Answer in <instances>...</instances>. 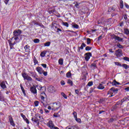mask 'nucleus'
Segmentation results:
<instances>
[{
    "label": "nucleus",
    "instance_id": "nucleus-31",
    "mask_svg": "<svg viewBox=\"0 0 129 129\" xmlns=\"http://www.w3.org/2000/svg\"><path fill=\"white\" fill-rule=\"evenodd\" d=\"M62 25L67 27V28H68V27H69V24L67 22H62Z\"/></svg>",
    "mask_w": 129,
    "mask_h": 129
},
{
    "label": "nucleus",
    "instance_id": "nucleus-18",
    "mask_svg": "<svg viewBox=\"0 0 129 129\" xmlns=\"http://www.w3.org/2000/svg\"><path fill=\"white\" fill-rule=\"evenodd\" d=\"M20 87L21 88V90H22L24 95H25V96H26V92H25V89H24V87H23V86L22 85V84L20 85Z\"/></svg>",
    "mask_w": 129,
    "mask_h": 129
},
{
    "label": "nucleus",
    "instance_id": "nucleus-29",
    "mask_svg": "<svg viewBox=\"0 0 129 129\" xmlns=\"http://www.w3.org/2000/svg\"><path fill=\"white\" fill-rule=\"evenodd\" d=\"M58 64L60 65H63V59L60 58L58 60Z\"/></svg>",
    "mask_w": 129,
    "mask_h": 129
},
{
    "label": "nucleus",
    "instance_id": "nucleus-43",
    "mask_svg": "<svg viewBox=\"0 0 129 129\" xmlns=\"http://www.w3.org/2000/svg\"><path fill=\"white\" fill-rule=\"evenodd\" d=\"M39 105V101H34V106H38Z\"/></svg>",
    "mask_w": 129,
    "mask_h": 129
},
{
    "label": "nucleus",
    "instance_id": "nucleus-19",
    "mask_svg": "<svg viewBox=\"0 0 129 129\" xmlns=\"http://www.w3.org/2000/svg\"><path fill=\"white\" fill-rule=\"evenodd\" d=\"M84 47H86V44H85L84 43H83L81 44V47H79V50H80V49H81V50H83Z\"/></svg>",
    "mask_w": 129,
    "mask_h": 129
},
{
    "label": "nucleus",
    "instance_id": "nucleus-32",
    "mask_svg": "<svg viewBox=\"0 0 129 129\" xmlns=\"http://www.w3.org/2000/svg\"><path fill=\"white\" fill-rule=\"evenodd\" d=\"M53 116L54 117H59V116H60V115L59 114V113H54L53 114Z\"/></svg>",
    "mask_w": 129,
    "mask_h": 129
},
{
    "label": "nucleus",
    "instance_id": "nucleus-42",
    "mask_svg": "<svg viewBox=\"0 0 129 129\" xmlns=\"http://www.w3.org/2000/svg\"><path fill=\"white\" fill-rule=\"evenodd\" d=\"M20 115L23 118L24 120H25V119H26L27 118L26 116L25 115H24V114H23V113H21Z\"/></svg>",
    "mask_w": 129,
    "mask_h": 129
},
{
    "label": "nucleus",
    "instance_id": "nucleus-13",
    "mask_svg": "<svg viewBox=\"0 0 129 129\" xmlns=\"http://www.w3.org/2000/svg\"><path fill=\"white\" fill-rule=\"evenodd\" d=\"M0 86L2 87L3 89H5V88H7V86H6V83L4 82H2L0 84Z\"/></svg>",
    "mask_w": 129,
    "mask_h": 129
},
{
    "label": "nucleus",
    "instance_id": "nucleus-3",
    "mask_svg": "<svg viewBox=\"0 0 129 129\" xmlns=\"http://www.w3.org/2000/svg\"><path fill=\"white\" fill-rule=\"evenodd\" d=\"M111 39H114L115 40H116L117 41H118L119 42H122L123 39L119 37L118 36H116L115 35H111Z\"/></svg>",
    "mask_w": 129,
    "mask_h": 129
},
{
    "label": "nucleus",
    "instance_id": "nucleus-6",
    "mask_svg": "<svg viewBox=\"0 0 129 129\" xmlns=\"http://www.w3.org/2000/svg\"><path fill=\"white\" fill-rule=\"evenodd\" d=\"M47 125L50 129H54V127L55 126V125H54L52 120H49V122L47 123Z\"/></svg>",
    "mask_w": 129,
    "mask_h": 129
},
{
    "label": "nucleus",
    "instance_id": "nucleus-48",
    "mask_svg": "<svg viewBox=\"0 0 129 129\" xmlns=\"http://www.w3.org/2000/svg\"><path fill=\"white\" fill-rule=\"evenodd\" d=\"M123 60H124L125 61H127L128 62H129V58L127 57H123Z\"/></svg>",
    "mask_w": 129,
    "mask_h": 129
},
{
    "label": "nucleus",
    "instance_id": "nucleus-11",
    "mask_svg": "<svg viewBox=\"0 0 129 129\" xmlns=\"http://www.w3.org/2000/svg\"><path fill=\"white\" fill-rule=\"evenodd\" d=\"M36 71H37L39 74H43V72H44L43 69L39 67L36 68Z\"/></svg>",
    "mask_w": 129,
    "mask_h": 129
},
{
    "label": "nucleus",
    "instance_id": "nucleus-62",
    "mask_svg": "<svg viewBox=\"0 0 129 129\" xmlns=\"http://www.w3.org/2000/svg\"><path fill=\"white\" fill-rule=\"evenodd\" d=\"M37 87H38V90H41V89H42V86H37Z\"/></svg>",
    "mask_w": 129,
    "mask_h": 129
},
{
    "label": "nucleus",
    "instance_id": "nucleus-8",
    "mask_svg": "<svg viewBox=\"0 0 129 129\" xmlns=\"http://www.w3.org/2000/svg\"><path fill=\"white\" fill-rule=\"evenodd\" d=\"M9 45L10 46V49H14V45H15V44H17L18 43L17 41H14V43H13L12 41L9 40Z\"/></svg>",
    "mask_w": 129,
    "mask_h": 129
},
{
    "label": "nucleus",
    "instance_id": "nucleus-5",
    "mask_svg": "<svg viewBox=\"0 0 129 129\" xmlns=\"http://www.w3.org/2000/svg\"><path fill=\"white\" fill-rule=\"evenodd\" d=\"M22 34V30H15L13 32V34L15 37H18V36H20Z\"/></svg>",
    "mask_w": 129,
    "mask_h": 129
},
{
    "label": "nucleus",
    "instance_id": "nucleus-36",
    "mask_svg": "<svg viewBox=\"0 0 129 129\" xmlns=\"http://www.w3.org/2000/svg\"><path fill=\"white\" fill-rule=\"evenodd\" d=\"M92 49V47L90 46H87L85 48L86 51H90V50H91Z\"/></svg>",
    "mask_w": 129,
    "mask_h": 129
},
{
    "label": "nucleus",
    "instance_id": "nucleus-24",
    "mask_svg": "<svg viewBox=\"0 0 129 129\" xmlns=\"http://www.w3.org/2000/svg\"><path fill=\"white\" fill-rule=\"evenodd\" d=\"M51 28L52 29H57V24L56 23H52V26H51Z\"/></svg>",
    "mask_w": 129,
    "mask_h": 129
},
{
    "label": "nucleus",
    "instance_id": "nucleus-58",
    "mask_svg": "<svg viewBox=\"0 0 129 129\" xmlns=\"http://www.w3.org/2000/svg\"><path fill=\"white\" fill-rule=\"evenodd\" d=\"M44 111L46 113H49V112H50V111L48 110L47 109H44Z\"/></svg>",
    "mask_w": 129,
    "mask_h": 129
},
{
    "label": "nucleus",
    "instance_id": "nucleus-7",
    "mask_svg": "<svg viewBox=\"0 0 129 129\" xmlns=\"http://www.w3.org/2000/svg\"><path fill=\"white\" fill-rule=\"evenodd\" d=\"M48 90L49 92H51V93H54V92H56V89L53 86H50L48 87Z\"/></svg>",
    "mask_w": 129,
    "mask_h": 129
},
{
    "label": "nucleus",
    "instance_id": "nucleus-1",
    "mask_svg": "<svg viewBox=\"0 0 129 129\" xmlns=\"http://www.w3.org/2000/svg\"><path fill=\"white\" fill-rule=\"evenodd\" d=\"M22 76L24 78V80H27V81H32L33 79L31 77L29 76L26 73H22Z\"/></svg>",
    "mask_w": 129,
    "mask_h": 129
},
{
    "label": "nucleus",
    "instance_id": "nucleus-45",
    "mask_svg": "<svg viewBox=\"0 0 129 129\" xmlns=\"http://www.w3.org/2000/svg\"><path fill=\"white\" fill-rule=\"evenodd\" d=\"M42 74H43L44 76H47V75H48V73L43 70V72H42Z\"/></svg>",
    "mask_w": 129,
    "mask_h": 129
},
{
    "label": "nucleus",
    "instance_id": "nucleus-40",
    "mask_svg": "<svg viewBox=\"0 0 129 129\" xmlns=\"http://www.w3.org/2000/svg\"><path fill=\"white\" fill-rule=\"evenodd\" d=\"M92 85H93V82L92 81L89 82L87 84L88 86H92Z\"/></svg>",
    "mask_w": 129,
    "mask_h": 129
},
{
    "label": "nucleus",
    "instance_id": "nucleus-28",
    "mask_svg": "<svg viewBox=\"0 0 129 129\" xmlns=\"http://www.w3.org/2000/svg\"><path fill=\"white\" fill-rule=\"evenodd\" d=\"M68 84H70V85H71V86H73V82H72V81H71V80H69L68 81Z\"/></svg>",
    "mask_w": 129,
    "mask_h": 129
},
{
    "label": "nucleus",
    "instance_id": "nucleus-63",
    "mask_svg": "<svg viewBox=\"0 0 129 129\" xmlns=\"http://www.w3.org/2000/svg\"><path fill=\"white\" fill-rule=\"evenodd\" d=\"M73 129H78V127L76 125H74L73 127Z\"/></svg>",
    "mask_w": 129,
    "mask_h": 129
},
{
    "label": "nucleus",
    "instance_id": "nucleus-2",
    "mask_svg": "<svg viewBox=\"0 0 129 129\" xmlns=\"http://www.w3.org/2000/svg\"><path fill=\"white\" fill-rule=\"evenodd\" d=\"M115 55L117 58H118V57H121V56H122V50H121V49L115 50Z\"/></svg>",
    "mask_w": 129,
    "mask_h": 129
},
{
    "label": "nucleus",
    "instance_id": "nucleus-55",
    "mask_svg": "<svg viewBox=\"0 0 129 129\" xmlns=\"http://www.w3.org/2000/svg\"><path fill=\"white\" fill-rule=\"evenodd\" d=\"M75 93H76V94H79V90L76 89L75 90Z\"/></svg>",
    "mask_w": 129,
    "mask_h": 129
},
{
    "label": "nucleus",
    "instance_id": "nucleus-26",
    "mask_svg": "<svg viewBox=\"0 0 129 129\" xmlns=\"http://www.w3.org/2000/svg\"><path fill=\"white\" fill-rule=\"evenodd\" d=\"M122 67H123L125 69H127L128 68H129V66L125 63H123L122 64Z\"/></svg>",
    "mask_w": 129,
    "mask_h": 129
},
{
    "label": "nucleus",
    "instance_id": "nucleus-14",
    "mask_svg": "<svg viewBox=\"0 0 129 129\" xmlns=\"http://www.w3.org/2000/svg\"><path fill=\"white\" fill-rule=\"evenodd\" d=\"M24 49L25 50V52H30V46L28 45H26L24 47Z\"/></svg>",
    "mask_w": 129,
    "mask_h": 129
},
{
    "label": "nucleus",
    "instance_id": "nucleus-51",
    "mask_svg": "<svg viewBox=\"0 0 129 129\" xmlns=\"http://www.w3.org/2000/svg\"><path fill=\"white\" fill-rule=\"evenodd\" d=\"M41 66H42V67H43V68H47V64L43 63V64H41Z\"/></svg>",
    "mask_w": 129,
    "mask_h": 129
},
{
    "label": "nucleus",
    "instance_id": "nucleus-57",
    "mask_svg": "<svg viewBox=\"0 0 129 129\" xmlns=\"http://www.w3.org/2000/svg\"><path fill=\"white\" fill-rule=\"evenodd\" d=\"M124 6H125V8H126V9H129V6H128V5H127V4L125 3Z\"/></svg>",
    "mask_w": 129,
    "mask_h": 129
},
{
    "label": "nucleus",
    "instance_id": "nucleus-27",
    "mask_svg": "<svg viewBox=\"0 0 129 129\" xmlns=\"http://www.w3.org/2000/svg\"><path fill=\"white\" fill-rule=\"evenodd\" d=\"M75 120L77 121V122H79V123H81V119L79 118H77V117H76V118H75Z\"/></svg>",
    "mask_w": 129,
    "mask_h": 129
},
{
    "label": "nucleus",
    "instance_id": "nucleus-33",
    "mask_svg": "<svg viewBox=\"0 0 129 129\" xmlns=\"http://www.w3.org/2000/svg\"><path fill=\"white\" fill-rule=\"evenodd\" d=\"M73 114L75 118H76V117H77V113L75 111H73Z\"/></svg>",
    "mask_w": 129,
    "mask_h": 129
},
{
    "label": "nucleus",
    "instance_id": "nucleus-41",
    "mask_svg": "<svg viewBox=\"0 0 129 129\" xmlns=\"http://www.w3.org/2000/svg\"><path fill=\"white\" fill-rule=\"evenodd\" d=\"M117 46L118 47V48H119L120 49H123V46L121 45H120V44L118 43L117 44Z\"/></svg>",
    "mask_w": 129,
    "mask_h": 129
},
{
    "label": "nucleus",
    "instance_id": "nucleus-4",
    "mask_svg": "<svg viewBox=\"0 0 129 129\" xmlns=\"http://www.w3.org/2000/svg\"><path fill=\"white\" fill-rule=\"evenodd\" d=\"M85 59L86 61H88L90 59V57L92 56L91 52H87L85 54Z\"/></svg>",
    "mask_w": 129,
    "mask_h": 129
},
{
    "label": "nucleus",
    "instance_id": "nucleus-30",
    "mask_svg": "<svg viewBox=\"0 0 129 129\" xmlns=\"http://www.w3.org/2000/svg\"><path fill=\"white\" fill-rule=\"evenodd\" d=\"M33 62L34 63V65H36V64H38V60H37V58H36L35 57H34V58L33 59Z\"/></svg>",
    "mask_w": 129,
    "mask_h": 129
},
{
    "label": "nucleus",
    "instance_id": "nucleus-54",
    "mask_svg": "<svg viewBox=\"0 0 129 129\" xmlns=\"http://www.w3.org/2000/svg\"><path fill=\"white\" fill-rule=\"evenodd\" d=\"M60 84H61V85H65V82L64 81H61Z\"/></svg>",
    "mask_w": 129,
    "mask_h": 129
},
{
    "label": "nucleus",
    "instance_id": "nucleus-17",
    "mask_svg": "<svg viewBox=\"0 0 129 129\" xmlns=\"http://www.w3.org/2000/svg\"><path fill=\"white\" fill-rule=\"evenodd\" d=\"M119 84H120V83L116 82L115 80L112 82V85H114L115 86H116V85H119Z\"/></svg>",
    "mask_w": 129,
    "mask_h": 129
},
{
    "label": "nucleus",
    "instance_id": "nucleus-50",
    "mask_svg": "<svg viewBox=\"0 0 129 129\" xmlns=\"http://www.w3.org/2000/svg\"><path fill=\"white\" fill-rule=\"evenodd\" d=\"M115 65H117V66H120L121 67V64L119 63V62H115Z\"/></svg>",
    "mask_w": 129,
    "mask_h": 129
},
{
    "label": "nucleus",
    "instance_id": "nucleus-61",
    "mask_svg": "<svg viewBox=\"0 0 129 129\" xmlns=\"http://www.w3.org/2000/svg\"><path fill=\"white\" fill-rule=\"evenodd\" d=\"M101 39H102V35L100 36L98 38V41H100V40H101Z\"/></svg>",
    "mask_w": 129,
    "mask_h": 129
},
{
    "label": "nucleus",
    "instance_id": "nucleus-16",
    "mask_svg": "<svg viewBox=\"0 0 129 129\" xmlns=\"http://www.w3.org/2000/svg\"><path fill=\"white\" fill-rule=\"evenodd\" d=\"M0 101H5V97L2 94V92L0 91Z\"/></svg>",
    "mask_w": 129,
    "mask_h": 129
},
{
    "label": "nucleus",
    "instance_id": "nucleus-53",
    "mask_svg": "<svg viewBox=\"0 0 129 129\" xmlns=\"http://www.w3.org/2000/svg\"><path fill=\"white\" fill-rule=\"evenodd\" d=\"M119 104H120V105H121V104H122V103H121V101L117 102L116 103V105H119Z\"/></svg>",
    "mask_w": 129,
    "mask_h": 129
},
{
    "label": "nucleus",
    "instance_id": "nucleus-10",
    "mask_svg": "<svg viewBox=\"0 0 129 129\" xmlns=\"http://www.w3.org/2000/svg\"><path fill=\"white\" fill-rule=\"evenodd\" d=\"M61 106V104L60 103V102H57L56 103H54V107L55 109H58V108H60V107Z\"/></svg>",
    "mask_w": 129,
    "mask_h": 129
},
{
    "label": "nucleus",
    "instance_id": "nucleus-35",
    "mask_svg": "<svg viewBox=\"0 0 129 129\" xmlns=\"http://www.w3.org/2000/svg\"><path fill=\"white\" fill-rule=\"evenodd\" d=\"M91 43V39L90 38H87V44L88 45H89Z\"/></svg>",
    "mask_w": 129,
    "mask_h": 129
},
{
    "label": "nucleus",
    "instance_id": "nucleus-44",
    "mask_svg": "<svg viewBox=\"0 0 129 129\" xmlns=\"http://www.w3.org/2000/svg\"><path fill=\"white\" fill-rule=\"evenodd\" d=\"M45 55H46V52L44 51L42 52L40 54V56H41V57H45Z\"/></svg>",
    "mask_w": 129,
    "mask_h": 129
},
{
    "label": "nucleus",
    "instance_id": "nucleus-60",
    "mask_svg": "<svg viewBox=\"0 0 129 129\" xmlns=\"http://www.w3.org/2000/svg\"><path fill=\"white\" fill-rule=\"evenodd\" d=\"M24 120L25 121H26V123L28 124L30 123V122H29V120L28 119V118H26Z\"/></svg>",
    "mask_w": 129,
    "mask_h": 129
},
{
    "label": "nucleus",
    "instance_id": "nucleus-20",
    "mask_svg": "<svg viewBox=\"0 0 129 129\" xmlns=\"http://www.w3.org/2000/svg\"><path fill=\"white\" fill-rule=\"evenodd\" d=\"M98 89H104V86L102 84H100L97 87Z\"/></svg>",
    "mask_w": 129,
    "mask_h": 129
},
{
    "label": "nucleus",
    "instance_id": "nucleus-22",
    "mask_svg": "<svg viewBox=\"0 0 129 129\" xmlns=\"http://www.w3.org/2000/svg\"><path fill=\"white\" fill-rule=\"evenodd\" d=\"M51 45V42L50 41L44 43V47H49Z\"/></svg>",
    "mask_w": 129,
    "mask_h": 129
},
{
    "label": "nucleus",
    "instance_id": "nucleus-15",
    "mask_svg": "<svg viewBox=\"0 0 129 129\" xmlns=\"http://www.w3.org/2000/svg\"><path fill=\"white\" fill-rule=\"evenodd\" d=\"M112 91L114 92V93H117V91H118V89H115L113 87L111 88L110 89V91Z\"/></svg>",
    "mask_w": 129,
    "mask_h": 129
},
{
    "label": "nucleus",
    "instance_id": "nucleus-64",
    "mask_svg": "<svg viewBox=\"0 0 129 129\" xmlns=\"http://www.w3.org/2000/svg\"><path fill=\"white\" fill-rule=\"evenodd\" d=\"M125 90L126 91H129V87H126L125 88Z\"/></svg>",
    "mask_w": 129,
    "mask_h": 129
},
{
    "label": "nucleus",
    "instance_id": "nucleus-12",
    "mask_svg": "<svg viewBox=\"0 0 129 129\" xmlns=\"http://www.w3.org/2000/svg\"><path fill=\"white\" fill-rule=\"evenodd\" d=\"M9 121L11 125H13V126H15V123L14 122V120L13 119V117H12V116H9Z\"/></svg>",
    "mask_w": 129,
    "mask_h": 129
},
{
    "label": "nucleus",
    "instance_id": "nucleus-38",
    "mask_svg": "<svg viewBox=\"0 0 129 129\" xmlns=\"http://www.w3.org/2000/svg\"><path fill=\"white\" fill-rule=\"evenodd\" d=\"M62 96H63V97H64V98H65L66 99H67V95H66V94H65V93L62 92L61 93Z\"/></svg>",
    "mask_w": 129,
    "mask_h": 129
},
{
    "label": "nucleus",
    "instance_id": "nucleus-49",
    "mask_svg": "<svg viewBox=\"0 0 129 129\" xmlns=\"http://www.w3.org/2000/svg\"><path fill=\"white\" fill-rule=\"evenodd\" d=\"M123 17L124 20H127V16H126V14H124L123 16Z\"/></svg>",
    "mask_w": 129,
    "mask_h": 129
},
{
    "label": "nucleus",
    "instance_id": "nucleus-59",
    "mask_svg": "<svg viewBox=\"0 0 129 129\" xmlns=\"http://www.w3.org/2000/svg\"><path fill=\"white\" fill-rule=\"evenodd\" d=\"M9 1L10 0H4V3H5L6 5H8Z\"/></svg>",
    "mask_w": 129,
    "mask_h": 129
},
{
    "label": "nucleus",
    "instance_id": "nucleus-23",
    "mask_svg": "<svg viewBox=\"0 0 129 129\" xmlns=\"http://www.w3.org/2000/svg\"><path fill=\"white\" fill-rule=\"evenodd\" d=\"M127 100H128V98H126V97H124L121 100V103H123V102H124V101H127Z\"/></svg>",
    "mask_w": 129,
    "mask_h": 129
},
{
    "label": "nucleus",
    "instance_id": "nucleus-21",
    "mask_svg": "<svg viewBox=\"0 0 129 129\" xmlns=\"http://www.w3.org/2000/svg\"><path fill=\"white\" fill-rule=\"evenodd\" d=\"M124 33L125 34V35H129V30L128 29L125 28L124 29Z\"/></svg>",
    "mask_w": 129,
    "mask_h": 129
},
{
    "label": "nucleus",
    "instance_id": "nucleus-34",
    "mask_svg": "<svg viewBox=\"0 0 129 129\" xmlns=\"http://www.w3.org/2000/svg\"><path fill=\"white\" fill-rule=\"evenodd\" d=\"M66 76L67 77H68V78H70V77H71V73L70 72L67 73L66 74Z\"/></svg>",
    "mask_w": 129,
    "mask_h": 129
},
{
    "label": "nucleus",
    "instance_id": "nucleus-37",
    "mask_svg": "<svg viewBox=\"0 0 129 129\" xmlns=\"http://www.w3.org/2000/svg\"><path fill=\"white\" fill-rule=\"evenodd\" d=\"M73 28H74L75 29H78V28H79V26L77 24H74L73 25Z\"/></svg>",
    "mask_w": 129,
    "mask_h": 129
},
{
    "label": "nucleus",
    "instance_id": "nucleus-52",
    "mask_svg": "<svg viewBox=\"0 0 129 129\" xmlns=\"http://www.w3.org/2000/svg\"><path fill=\"white\" fill-rule=\"evenodd\" d=\"M73 126H67L66 129H73Z\"/></svg>",
    "mask_w": 129,
    "mask_h": 129
},
{
    "label": "nucleus",
    "instance_id": "nucleus-9",
    "mask_svg": "<svg viewBox=\"0 0 129 129\" xmlns=\"http://www.w3.org/2000/svg\"><path fill=\"white\" fill-rule=\"evenodd\" d=\"M30 91L33 94H37V89H36V87L35 86L30 88Z\"/></svg>",
    "mask_w": 129,
    "mask_h": 129
},
{
    "label": "nucleus",
    "instance_id": "nucleus-25",
    "mask_svg": "<svg viewBox=\"0 0 129 129\" xmlns=\"http://www.w3.org/2000/svg\"><path fill=\"white\" fill-rule=\"evenodd\" d=\"M119 5L120 9H123V2L122 1H120Z\"/></svg>",
    "mask_w": 129,
    "mask_h": 129
},
{
    "label": "nucleus",
    "instance_id": "nucleus-47",
    "mask_svg": "<svg viewBox=\"0 0 129 129\" xmlns=\"http://www.w3.org/2000/svg\"><path fill=\"white\" fill-rule=\"evenodd\" d=\"M107 94H111V95L109 96V97H112V96H113V93H111V92H110V91H109Z\"/></svg>",
    "mask_w": 129,
    "mask_h": 129
},
{
    "label": "nucleus",
    "instance_id": "nucleus-56",
    "mask_svg": "<svg viewBox=\"0 0 129 129\" xmlns=\"http://www.w3.org/2000/svg\"><path fill=\"white\" fill-rule=\"evenodd\" d=\"M40 98H41V100H43V101H44V100H45V97L44 96H41Z\"/></svg>",
    "mask_w": 129,
    "mask_h": 129
},
{
    "label": "nucleus",
    "instance_id": "nucleus-46",
    "mask_svg": "<svg viewBox=\"0 0 129 129\" xmlns=\"http://www.w3.org/2000/svg\"><path fill=\"white\" fill-rule=\"evenodd\" d=\"M18 39H19V37H16L15 38L12 37V39H11V41L13 42V41H14V39L15 41H17V40H18Z\"/></svg>",
    "mask_w": 129,
    "mask_h": 129
},
{
    "label": "nucleus",
    "instance_id": "nucleus-39",
    "mask_svg": "<svg viewBox=\"0 0 129 129\" xmlns=\"http://www.w3.org/2000/svg\"><path fill=\"white\" fill-rule=\"evenodd\" d=\"M33 42L34 43H40V39L36 38L33 40Z\"/></svg>",
    "mask_w": 129,
    "mask_h": 129
}]
</instances>
